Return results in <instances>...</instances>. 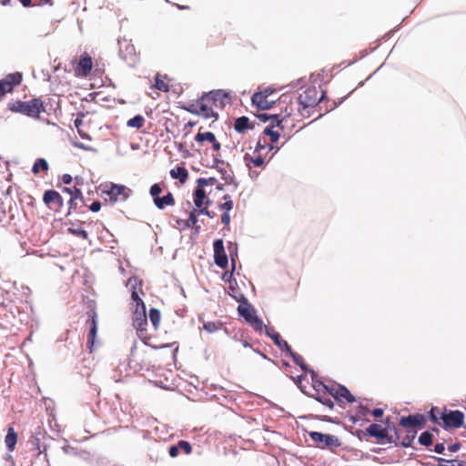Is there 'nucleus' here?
Listing matches in <instances>:
<instances>
[{
    "mask_svg": "<svg viewBox=\"0 0 466 466\" xmlns=\"http://www.w3.org/2000/svg\"><path fill=\"white\" fill-rule=\"evenodd\" d=\"M353 91L354 89L336 101L329 100L327 92L323 90L318 97L316 86H308L303 93L298 96L299 112L301 116H304L305 114L309 116L315 113H318V116H325V115L343 103Z\"/></svg>",
    "mask_w": 466,
    "mask_h": 466,
    "instance_id": "nucleus-1",
    "label": "nucleus"
},
{
    "mask_svg": "<svg viewBox=\"0 0 466 466\" xmlns=\"http://www.w3.org/2000/svg\"><path fill=\"white\" fill-rule=\"evenodd\" d=\"M203 116H219L220 112H226L229 116V109L233 106V96L230 91L225 89H212L202 93Z\"/></svg>",
    "mask_w": 466,
    "mask_h": 466,
    "instance_id": "nucleus-2",
    "label": "nucleus"
},
{
    "mask_svg": "<svg viewBox=\"0 0 466 466\" xmlns=\"http://www.w3.org/2000/svg\"><path fill=\"white\" fill-rule=\"evenodd\" d=\"M44 108L41 97H33L27 101L11 100L8 102L5 111H11L25 116H40Z\"/></svg>",
    "mask_w": 466,
    "mask_h": 466,
    "instance_id": "nucleus-3",
    "label": "nucleus"
},
{
    "mask_svg": "<svg viewBox=\"0 0 466 466\" xmlns=\"http://www.w3.org/2000/svg\"><path fill=\"white\" fill-rule=\"evenodd\" d=\"M131 298L133 301L136 303V309L133 314V326L134 328L140 333H143L146 330V327L147 325V318L146 313V305L143 300L139 298L137 291L131 292ZM142 341L145 345H149L147 343L148 338L142 334L139 335Z\"/></svg>",
    "mask_w": 466,
    "mask_h": 466,
    "instance_id": "nucleus-4",
    "label": "nucleus"
},
{
    "mask_svg": "<svg viewBox=\"0 0 466 466\" xmlns=\"http://www.w3.org/2000/svg\"><path fill=\"white\" fill-rule=\"evenodd\" d=\"M238 313L255 331L259 333L263 331L265 325L262 319L258 317L256 309L250 304L238 305Z\"/></svg>",
    "mask_w": 466,
    "mask_h": 466,
    "instance_id": "nucleus-5",
    "label": "nucleus"
},
{
    "mask_svg": "<svg viewBox=\"0 0 466 466\" xmlns=\"http://www.w3.org/2000/svg\"><path fill=\"white\" fill-rule=\"evenodd\" d=\"M440 419L442 421L443 429H458L463 426L465 416L464 413L461 410L444 409L443 412H441L440 416Z\"/></svg>",
    "mask_w": 466,
    "mask_h": 466,
    "instance_id": "nucleus-6",
    "label": "nucleus"
},
{
    "mask_svg": "<svg viewBox=\"0 0 466 466\" xmlns=\"http://www.w3.org/2000/svg\"><path fill=\"white\" fill-rule=\"evenodd\" d=\"M309 436L320 449L334 451L341 445L339 438L334 435L325 434L319 431H309Z\"/></svg>",
    "mask_w": 466,
    "mask_h": 466,
    "instance_id": "nucleus-7",
    "label": "nucleus"
},
{
    "mask_svg": "<svg viewBox=\"0 0 466 466\" xmlns=\"http://www.w3.org/2000/svg\"><path fill=\"white\" fill-rule=\"evenodd\" d=\"M323 391V394L332 396L339 406H341L343 400H346V401L350 403L356 401L355 397L351 394L349 389L341 384H339L337 388L325 385Z\"/></svg>",
    "mask_w": 466,
    "mask_h": 466,
    "instance_id": "nucleus-8",
    "label": "nucleus"
},
{
    "mask_svg": "<svg viewBox=\"0 0 466 466\" xmlns=\"http://www.w3.org/2000/svg\"><path fill=\"white\" fill-rule=\"evenodd\" d=\"M131 190L127 188L123 185L111 183L107 189L103 190V194L108 197V201L111 204L116 203L118 200L125 201L128 198Z\"/></svg>",
    "mask_w": 466,
    "mask_h": 466,
    "instance_id": "nucleus-9",
    "label": "nucleus"
},
{
    "mask_svg": "<svg viewBox=\"0 0 466 466\" xmlns=\"http://www.w3.org/2000/svg\"><path fill=\"white\" fill-rule=\"evenodd\" d=\"M93 66L92 56L88 53L84 52L74 67L75 76L76 77H86L90 75Z\"/></svg>",
    "mask_w": 466,
    "mask_h": 466,
    "instance_id": "nucleus-10",
    "label": "nucleus"
},
{
    "mask_svg": "<svg viewBox=\"0 0 466 466\" xmlns=\"http://www.w3.org/2000/svg\"><path fill=\"white\" fill-rule=\"evenodd\" d=\"M119 52L118 55L128 66H132L136 64L137 53L133 44L127 42L126 39L121 42L118 40Z\"/></svg>",
    "mask_w": 466,
    "mask_h": 466,
    "instance_id": "nucleus-11",
    "label": "nucleus"
},
{
    "mask_svg": "<svg viewBox=\"0 0 466 466\" xmlns=\"http://www.w3.org/2000/svg\"><path fill=\"white\" fill-rule=\"evenodd\" d=\"M213 249L215 264L220 268H226L228 265V258L225 251L223 239H216L213 242Z\"/></svg>",
    "mask_w": 466,
    "mask_h": 466,
    "instance_id": "nucleus-12",
    "label": "nucleus"
},
{
    "mask_svg": "<svg viewBox=\"0 0 466 466\" xmlns=\"http://www.w3.org/2000/svg\"><path fill=\"white\" fill-rule=\"evenodd\" d=\"M426 420L423 414L416 413L408 416H402L400 419V425L408 428V430L415 429L416 427H423Z\"/></svg>",
    "mask_w": 466,
    "mask_h": 466,
    "instance_id": "nucleus-13",
    "label": "nucleus"
},
{
    "mask_svg": "<svg viewBox=\"0 0 466 466\" xmlns=\"http://www.w3.org/2000/svg\"><path fill=\"white\" fill-rule=\"evenodd\" d=\"M263 329H265L267 336H268L273 340L275 345L278 346L282 351H290L291 347L286 340L282 339L279 333L277 332L273 328H268L265 326Z\"/></svg>",
    "mask_w": 466,
    "mask_h": 466,
    "instance_id": "nucleus-14",
    "label": "nucleus"
},
{
    "mask_svg": "<svg viewBox=\"0 0 466 466\" xmlns=\"http://www.w3.org/2000/svg\"><path fill=\"white\" fill-rule=\"evenodd\" d=\"M366 434L380 441H386V438H388V427H383L378 423H372L366 428Z\"/></svg>",
    "mask_w": 466,
    "mask_h": 466,
    "instance_id": "nucleus-15",
    "label": "nucleus"
},
{
    "mask_svg": "<svg viewBox=\"0 0 466 466\" xmlns=\"http://www.w3.org/2000/svg\"><path fill=\"white\" fill-rule=\"evenodd\" d=\"M44 108L42 113H46L47 116H58L61 115V108L59 106V100H56L53 98H47L46 101L43 100Z\"/></svg>",
    "mask_w": 466,
    "mask_h": 466,
    "instance_id": "nucleus-16",
    "label": "nucleus"
},
{
    "mask_svg": "<svg viewBox=\"0 0 466 466\" xmlns=\"http://www.w3.org/2000/svg\"><path fill=\"white\" fill-rule=\"evenodd\" d=\"M45 438V433H42L41 431L36 432L34 436H32V440L30 441L32 445L35 447V449L37 451L36 458H40L43 453H45V460H46V450L47 445L45 443H42L41 440Z\"/></svg>",
    "mask_w": 466,
    "mask_h": 466,
    "instance_id": "nucleus-17",
    "label": "nucleus"
},
{
    "mask_svg": "<svg viewBox=\"0 0 466 466\" xmlns=\"http://www.w3.org/2000/svg\"><path fill=\"white\" fill-rule=\"evenodd\" d=\"M43 201L49 205L50 203H54L57 208H62L64 206V199L62 196L54 189H48L45 191L43 196Z\"/></svg>",
    "mask_w": 466,
    "mask_h": 466,
    "instance_id": "nucleus-18",
    "label": "nucleus"
},
{
    "mask_svg": "<svg viewBox=\"0 0 466 466\" xmlns=\"http://www.w3.org/2000/svg\"><path fill=\"white\" fill-rule=\"evenodd\" d=\"M180 451L189 454L192 451V446L188 441L181 440L177 444L171 445L168 448V454L170 457L175 458L179 454Z\"/></svg>",
    "mask_w": 466,
    "mask_h": 466,
    "instance_id": "nucleus-19",
    "label": "nucleus"
},
{
    "mask_svg": "<svg viewBox=\"0 0 466 466\" xmlns=\"http://www.w3.org/2000/svg\"><path fill=\"white\" fill-rule=\"evenodd\" d=\"M90 321H91V324H90L89 331H88V335H87L86 345H87L88 349L90 350H92V348L95 344L96 332H97V315L96 312L93 313Z\"/></svg>",
    "mask_w": 466,
    "mask_h": 466,
    "instance_id": "nucleus-20",
    "label": "nucleus"
},
{
    "mask_svg": "<svg viewBox=\"0 0 466 466\" xmlns=\"http://www.w3.org/2000/svg\"><path fill=\"white\" fill-rule=\"evenodd\" d=\"M178 118H167V121L165 122V129L167 136V139L170 140V136L173 138H176L180 134V129L178 127Z\"/></svg>",
    "mask_w": 466,
    "mask_h": 466,
    "instance_id": "nucleus-21",
    "label": "nucleus"
},
{
    "mask_svg": "<svg viewBox=\"0 0 466 466\" xmlns=\"http://www.w3.org/2000/svg\"><path fill=\"white\" fill-rule=\"evenodd\" d=\"M203 98L202 95L198 98L196 102H191L183 106L184 109H186L187 112H189L192 115H197L198 116H204V108L202 106L203 105Z\"/></svg>",
    "mask_w": 466,
    "mask_h": 466,
    "instance_id": "nucleus-22",
    "label": "nucleus"
},
{
    "mask_svg": "<svg viewBox=\"0 0 466 466\" xmlns=\"http://www.w3.org/2000/svg\"><path fill=\"white\" fill-rule=\"evenodd\" d=\"M276 104L275 100L268 101V98L256 99L255 101V93L251 96V105L258 111H266L273 107Z\"/></svg>",
    "mask_w": 466,
    "mask_h": 466,
    "instance_id": "nucleus-23",
    "label": "nucleus"
},
{
    "mask_svg": "<svg viewBox=\"0 0 466 466\" xmlns=\"http://www.w3.org/2000/svg\"><path fill=\"white\" fill-rule=\"evenodd\" d=\"M154 204H155V206L158 209L162 210L167 206L174 205L175 204V198H174V196H173V194L171 192H167L163 197H158L156 199H154Z\"/></svg>",
    "mask_w": 466,
    "mask_h": 466,
    "instance_id": "nucleus-24",
    "label": "nucleus"
},
{
    "mask_svg": "<svg viewBox=\"0 0 466 466\" xmlns=\"http://www.w3.org/2000/svg\"><path fill=\"white\" fill-rule=\"evenodd\" d=\"M3 80L13 91L15 86L21 84L23 80V74L21 72L9 73L5 78H3Z\"/></svg>",
    "mask_w": 466,
    "mask_h": 466,
    "instance_id": "nucleus-25",
    "label": "nucleus"
},
{
    "mask_svg": "<svg viewBox=\"0 0 466 466\" xmlns=\"http://www.w3.org/2000/svg\"><path fill=\"white\" fill-rule=\"evenodd\" d=\"M287 353L289 355V357L292 359V360L300 367V369L304 372H309L311 375H315V371L313 370H310L308 365L304 362V359L302 356L299 355L298 353L294 352L292 349L290 348V351H287Z\"/></svg>",
    "mask_w": 466,
    "mask_h": 466,
    "instance_id": "nucleus-26",
    "label": "nucleus"
},
{
    "mask_svg": "<svg viewBox=\"0 0 466 466\" xmlns=\"http://www.w3.org/2000/svg\"><path fill=\"white\" fill-rule=\"evenodd\" d=\"M254 124L249 122V118H236L234 124V129L240 134H243L246 130L253 129Z\"/></svg>",
    "mask_w": 466,
    "mask_h": 466,
    "instance_id": "nucleus-27",
    "label": "nucleus"
},
{
    "mask_svg": "<svg viewBox=\"0 0 466 466\" xmlns=\"http://www.w3.org/2000/svg\"><path fill=\"white\" fill-rule=\"evenodd\" d=\"M5 442L9 451H13L15 450V444L17 442V433L15 431L14 428H8Z\"/></svg>",
    "mask_w": 466,
    "mask_h": 466,
    "instance_id": "nucleus-28",
    "label": "nucleus"
},
{
    "mask_svg": "<svg viewBox=\"0 0 466 466\" xmlns=\"http://www.w3.org/2000/svg\"><path fill=\"white\" fill-rule=\"evenodd\" d=\"M170 177L174 179H178L180 183H185L188 177V172L184 167H177L169 172Z\"/></svg>",
    "mask_w": 466,
    "mask_h": 466,
    "instance_id": "nucleus-29",
    "label": "nucleus"
},
{
    "mask_svg": "<svg viewBox=\"0 0 466 466\" xmlns=\"http://www.w3.org/2000/svg\"><path fill=\"white\" fill-rule=\"evenodd\" d=\"M75 192L76 193V197H73V198L69 199V201H68L69 208H68V212H67L66 216H69L73 210L77 209V200H79L81 202V207L86 206L82 191L75 190Z\"/></svg>",
    "mask_w": 466,
    "mask_h": 466,
    "instance_id": "nucleus-30",
    "label": "nucleus"
},
{
    "mask_svg": "<svg viewBox=\"0 0 466 466\" xmlns=\"http://www.w3.org/2000/svg\"><path fill=\"white\" fill-rule=\"evenodd\" d=\"M193 197L196 208H200L203 206L204 200L206 199L207 197L204 188H195L193 192Z\"/></svg>",
    "mask_w": 466,
    "mask_h": 466,
    "instance_id": "nucleus-31",
    "label": "nucleus"
},
{
    "mask_svg": "<svg viewBox=\"0 0 466 466\" xmlns=\"http://www.w3.org/2000/svg\"><path fill=\"white\" fill-rule=\"evenodd\" d=\"M438 461V466H466L465 461L446 460L441 457H433Z\"/></svg>",
    "mask_w": 466,
    "mask_h": 466,
    "instance_id": "nucleus-32",
    "label": "nucleus"
},
{
    "mask_svg": "<svg viewBox=\"0 0 466 466\" xmlns=\"http://www.w3.org/2000/svg\"><path fill=\"white\" fill-rule=\"evenodd\" d=\"M406 432H407L406 436L400 441V446L409 448V447H411V445L413 443V441L417 434V430L416 429L407 430Z\"/></svg>",
    "mask_w": 466,
    "mask_h": 466,
    "instance_id": "nucleus-33",
    "label": "nucleus"
},
{
    "mask_svg": "<svg viewBox=\"0 0 466 466\" xmlns=\"http://www.w3.org/2000/svg\"><path fill=\"white\" fill-rule=\"evenodd\" d=\"M418 441L420 445L429 447L432 444L433 434L429 431H425L420 433V435L419 436Z\"/></svg>",
    "mask_w": 466,
    "mask_h": 466,
    "instance_id": "nucleus-34",
    "label": "nucleus"
},
{
    "mask_svg": "<svg viewBox=\"0 0 466 466\" xmlns=\"http://www.w3.org/2000/svg\"><path fill=\"white\" fill-rule=\"evenodd\" d=\"M244 161L249 168H250V167H249L250 163L254 164L256 167H262L265 163L263 157L258 156L256 157H253L249 154H246L244 156Z\"/></svg>",
    "mask_w": 466,
    "mask_h": 466,
    "instance_id": "nucleus-35",
    "label": "nucleus"
},
{
    "mask_svg": "<svg viewBox=\"0 0 466 466\" xmlns=\"http://www.w3.org/2000/svg\"><path fill=\"white\" fill-rule=\"evenodd\" d=\"M221 174V178L228 185H233L235 188L238 187V183L235 181V178L232 175L228 174L227 170L223 167H219L217 169Z\"/></svg>",
    "mask_w": 466,
    "mask_h": 466,
    "instance_id": "nucleus-36",
    "label": "nucleus"
},
{
    "mask_svg": "<svg viewBox=\"0 0 466 466\" xmlns=\"http://www.w3.org/2000/svg\"><path fill=\"white\" fill-rule=\"evenodd\" d=\"M393 434H390L388 432V438H386V442L390 444H394L395 447H398L400 445V442H399L400 440V432L396 426H392V429L390 430Z\"/></svg>",
    "mask_w": 466,
    "mask_h": 466,
    "instance_id": "nucleus-37",
    "label": "nucleus"
},
{
    "mask_svg": "<svg viewBox=\"0 0 466 466\" xmlns=\"http://www.w3.org/2000/svg\"><path fill=\"white\" fill-rule=\"evenodd\" d=\"M48 163L45 158H37L32 167V172L37 174L40 170L46 171Z\"/></svg>",
    "mask_w": 466,
    "mask_h": 466,
    "instance_id": "nucleus-38",
    "label": "nucleus"
},
{
    "mask_svg": "<svg viewBox=\"0 0 466 466\" xmlns=\"http://www.w3.org/2000/svg\"><path fill=\"white\" fill-rule=\"evenodd\" d=\"M154 86L161 92L169 91V85L162 79V76L158 73L155 76Z\"/></svg>",
    "mask_w": 466,
    "mask_h": 466,
    "instance_id": "nucleus-39",
    "label": "nucleus"
},
{
    "mask_svg": "<svg viewBox=\"0 0 466 466\" xmlns=\"http://www.w3.org/2000/svg\"><path fill=\"white\" fill-rule=\"evenodd\" d=\"M198 142L208 141L210 143L215 142L216 136L214 133L208 131L205 133L198 132L195 137Z\"/></svg>",
    "mask_w": 466,
    "mask_h": 466,
    "instance_id": "nucleus-40",
    "label": "nucleus"
},
{
    "mask_svg": "<svg viewBox=\"0 0 466 466\" xmlns=\"http://www.w3.org/2000/svg\"><path fill=\"white\" fill-rule=\"evenodd\" d=\"M314 398L316 400H318L324 406L328 407L329 410H332L334 408V403L328 395L319 393Z\"/></svg>",
    "mask_w": 466,
    "mask_h": 466,
    "instance_id": "nucleus-41",
    "label": "nucleus"
},
{
    "mask_svg": "<svg viewBox=\"0 0 466 466\" xmlns=\"http://www.w3.org/2000/svg\"><path fill=\"white\" fill-rule=\"evenodd\" d=\"M149 319L152 322V325L154 326L155 329H157L160 321V311L155 308L150 309Z\"/></svg>",
    "mask_w": 466,
    "mask_h": 466,
    "instance_id": "nucleus-42",
    "label": "nucleus"
},
{
    "mask_svg": "<svg viewBox=\"0 0 466 466\" xmlns=\"http://www.w3.org/2000/svg\"><path fill=\"white\" fill-rule=\"evenodd\" d=\"M234 271L235 270H233L232 268H231V270L225 271L222 274L221 279L223 281L228 282L231 286L238 288V282H237L236 279L234 278Z\"/></svg>",
    "mask_w": 466,
    "mask_h": 466,
    "instance_id": "nucleus-43",
    "label": "nucleus"
},
{
    "mask_svg": "<svg viewBox=\"0 0 466 466\" xmlns=\"http://www.w3.org/2000/svg\"><path fill=\"white\" fill-rule=\"evenodd\" d=\"M74 124H75V127L77 129V132H78L79 136L81 137V138L86 139V140H91V137L86 131H84V129L82 128L83 118H75Z\"/></svg>",
    "mask_w": 466,
    "mask_h": 466,
    "instance_id": "nucleus-44",
    "label": "nucleus"
},
{
    "mask_svg": "<svg viewBox=\"0 0 466 466\" xmlns=\"http://www.w3.org/2000/svg\"><path fill=\"white\" fill-rule=\"evenodd\" d=\"M274 127H275L274 125L268 126L263 131L264 135L268 136L270 137V141L272 143L277 142L280 137L279 133L273 129Z\"/></svg>",
    "mask_w": 466,
    "mask_h": 466,
    "instance_id": "nucleus-45",
    "label": "nucleus"
},
{
    "mask_svg": "<svg viewBox=\"0 0 466 466\" xmlns=\"http://www.w3.org/2000/svg\"><path fill=\"white\" fill-rule=\"evenodd\" d=\"M228 250H229V256H230L231 268L233 270H235L236 269V257L238 256L237 245L233 244L232 242H229Z\"/></svg>",
    "mask_w": 466,
    "mask_h": 466,
    "instance_id": "nucleus-46",
    "label": "nucleus"
},
{
    "mask_svg": "<svg viewBox=\"0 0 466 466\" xmlns=\"http://www.w3.org/2000/svg\"><path fill=\"white\" fill-rule=\"evenodd\" d=\"M37 119L40 120L43 124L51 127V128H52L51 132L53 134H57L58 132L63 130L59 124L51 122L48 118H37Z\"/></svg>",
    "mask_w": 466,
    "mask_h": 466,
    "instance_id": "nucleus-47",
    "label": "nucleus"
},
{
    "mask_svg": "<svg viewBox=\"0 0 466 466\" xmlns=\"http://www.w3.org/2000/svg\"><path fill=\"white\" fill-rule=\"evenodd\" d=\"M67 231L70 234H72L74 236H76V237H79V238H82L84 239H87L88 238V233L86 230H84V229H82L80 228H74V227L68 228Z\"/></svg>",
    "mask_w": 466,
    "mask_h": 466,
    "instance_id": "nucleus-48",
    "label": "nucleus"
},
{
    "mask_svg": "<svg viewBox=\"0 0 466 466\" xmlns=\"http://www.w3.org/2000/svg\"><path fill=\"white\" fill-rule=\"evenodd\" d=\"M203 329L208 333H214L220 329V323L214 321H208L203 324Z\"/></svg>",
    "mask_w": 466,
    "mask_h": 466,
    "instance_id": "nucleus-49",
    "label": "nucleus"
},
{
    "mask_svg": "<svg viewBox=\"0 0 466 466\" xmlns=\"http://www.w3.org/2000/svg\"><path fill=\"white\" fill-rule=\"evenodd\" d=\"M273 91L274 89L272 87H266L261 91H257L255 92V100L257 98L260 100L261 97L268 98L273 93Z\"/></svg>",
    "mask_w": 466,
    "mask_h": 466,
    "instance_id": "nucleus-50",
    "label": "nucleus"
},
{
    "mask_svg": "<svg viewBox=\"0 0 466 466\" xmlns=\"http://www.w3.org/2000/svg\"><path fill=\"white\" fill-rule=\"evenodd\" d=\"M145 118H129L127 126L129 127L140 128L144 125Z\"/></svg>",
    "mask_w": 466,
    "mask_h": 466,
    "instance_id": "nucleus-51",
    "label": "nucleus"
},
{
    "mask_svg": "<svg viewBox=\"0 0 466 466\" xmlns=\"http://www.w3.org/2000/svg\"><path fill=\"white\" fill-rule=\"evenodd\" d=\"M127 285H129L132 289V292L137 291V287L142 286V281L136 276L130 277L127 280Z\"/></svg>",
    "mask_w": 466,
    "mask_h": 466,
    "instance_id": "nucleus-52",
    "label": "nucleus"
},
{
    "mask_svg": "<svg viewBox=\"0 0 466 466\" xmlns=\"http://www.w3.org/2000/svg\"><path fill=\"white\" fill-rule=\"evenodd\" d=\"M228 293L232 299H234L236 301L239 302V305L249 304L248 299L244 296V294L239 293L238 295H237V294L231 293V292H228Z\"/></svg>",
    "mask_w": 466,
    "mask_h": 466,
    "instance_id": "nucleus-53",
    "label": "nucleus"
},
{
    "mask_svg": "<svg viewBox=\"0 0 466 466\" xmlns=\"http://www.w3.org/2000/svg\"><path fill=\"white\" fill-rule=\"evenodd\" d=\"M162 192V187L159 184L155 183L150 187L149 193L153 197V200L159 197Z\"/></svg>",
    "mask_w": 466,
    "mask_h": 466,
    "instance_id": "nucleus-54",
    "label": "nucleus"
},
{
    "mask_svg": "<svg viewBox=\"0 0 466 466\" xmlns=\"http://www.w3.org/2000/svg\"><path fill=\"white\" fill-rule=\"evenodd\" d=\"M311 377H312L313 388L317 391V394H319V393H320V390H323V388L325 387L326 384L323 383L319 380H316L315 379L316 374L315 375H311Z\"/></svg>",
    "mask_w": 466,
    "mask_h": 466,
    "instance_id": "nucleus-55",
    "label": "nucleus"
},
{
    "mask_svg": "<svg viewBox=\"0 0 466 466\" xmlns=\"http://www.w3.org/2000/svg\"><path fill=\"white\" fill-rule=\"evenodd\" d=\"M12 92L11 88L8 87L6 83L1 79L0 80V101L4 98V96L7 94Z\"/></svg>",
    "mask_w": 466,
    "mask_h": 466,
    "instance_id": "nucleus-56",
    "label": "nucleus"
},
{
    "mask_svg": "<svg viewBox=\"0 0 466 466\" xmlns=\"http://www.w3.org/2000/svg\"><path fill=\"white\" fill-rule=\"evenodd\" d=\"M70 142L71 144L75 147H77V148H81L83 150H86V151H92L93 150V147H90V146H86L85 145L84 143L82 142H79V141H76L73 138H70Z\"/></svg>",
    "mask_w": 466,
    "mask_h": 466,
    "instance_id": "nucleus-57",
    "label": "nucleus"
},
{
    "mask_svg": "<svg viewBox=\"0 0 466 466\" xmlns=\"http://www.w3.org/2000/svg\"><path fill=\"white\" fill-rule=\"evenodd\" d=\"M234 207V203L232 200L225 201L218 205V208L221 210H225V212L230 211Z\"/></svg>",
    "mask_w": 466,
    "mask_h": 466,
    "instance_id": "nucleus-58",
    "label": "nucleus"
},
{
    "mask_svg": "<svg viewBox=\"0 0 466 466\" xmlns=\"http://www.w3.org/2000/svg\"><path fill=\"white\" fill-rule=\"evenodd\" d=\"M187 221L188 222L189 224V228L192 226V225H196L197 222H198V217H197V210L194 209L192 211H190L189 213V218L187 219Z\"/></svg>",
    "mask_w": 466,
    "mask_h": 466,
    "instance_id": "nucleus-59",
    "label": "nucleus"
},
{
    "mask_svg": "<svg viewBox=\"0 0 466 466\" xmlns=\"http://www.w3.org/2000/svg\"><path fill=\"white\" fill-rule=\"evenodd\" d=\"M370 413V410L368 407L362 405V404H360L358 407H357V414L358 416L360 417H364L366 416L367 414Z\"/></svg>",
    "mask_w": 466,
    "mask_h": 466,
    "instance_id": "nucleus-60",
    "label": "nucleus"
},
{
    "mask_svg": "<svg viewBox=\"0 0 466 466\" xmlns=\"http://www.w3.org/2000/svg\"><path fill=\"white\" fill-rule=\"evenodd\" d=\"M176 223H177V228H178L180 229L189 228V224L187 221V219L177 218V219H176Z\"/></svg>",
    "mask_w": 466,
    "mask_h": 466,
    "instance_id": "nucleus-61",
    "label": "nucleus"
},
{
    "mask_svg": "<svg viewBox=\"0 0 466 466\" xmlns=\"http://www.w3.org/2000/svg\"><path fill=\"white\" fill-rule=\"evenodd\" d=\"M437 410V408L433 407L431 408V410H430L429 412V418L431 420V422L433 423H440V418L435 414V410Z\"/></svg>",
    "mask_w": 466,
    "mask_h": 466,
    "instance_id": "nucleus-62",
    "label": "nucleus"
},
{
    "mask_svg": "<svg viewBox=\"0 0 466 466\" xmlns=\"http://www.w3.org/2000/svg\"><path fill=\"white\" fill-rule=\"evenodd\" d=\"M267 147L266 145V140L262 137H259L258 138V141L256 145V147H255V153L256 152H259L261 149H264L265 147Z\"/></svg>",
    "mask_w": 466,
    "mask_h": 466,
    "instance_id": "nucleus-63",
    "label": "nucleus"
},
{
    "mask_svg": "<svg viewBox=\"0 0 466 466\" xmlns=\"http://www.w3.org/2000/svg\"><path fill=\"white\" fill-rule=\"evenodd\" d=\"M433 451L438 453V454H444V451H445V446H444V443L442 442H440V443H436L434 445V449H433Z\"/></svg>",
    "mask_w": 466,
    "mask_h": 466,
    "instance_id": "nucleus-64",
    "label": "nucleus"
}]
</instances>
